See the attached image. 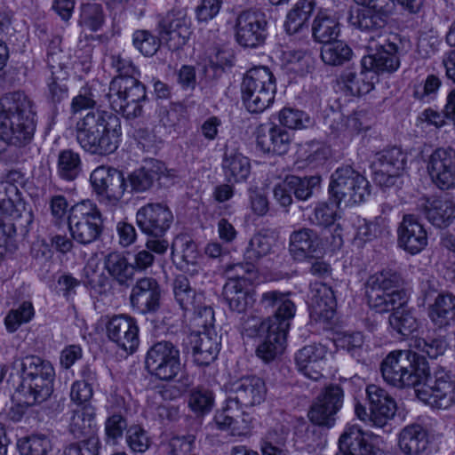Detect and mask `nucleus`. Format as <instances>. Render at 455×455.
<instances>
[{
	"instance_id": "2eb2a0df",
	"label": "nucleus",
	"mask_w": 455,
	"mask_h": 455,
	"mask_svg": "<svg viewBox=\"0 0 455 455\" xmlns=\"http://www.w3.org/2000/svg\"><path fill=\"white\" fill-rule=\"evenodd\" d=\"M427 171L441 190L455 188V149L438 148L427 159Z\"/></svg>"
},
{
	"instance_id": "393cba45",
	"label": "nucleus",
	"mask_w": 455,
	"mask_h": 455,
	"mask_svg": "<svg viewBox=\"0 0 455 455\" xmlns=\"http://www.w3.org/2000/svg\"><path fill=\"white\" fill-rule=\"evenodd\" d=\"M397 235L399 246L412 255L420 252L427 244L426 229L411 214L403 216Z\"/></svg>"
},
{
	"instance_id": "a211bd4d",
	"label": "nucleus",
	"mask_w": 455,
	"mask_h": 455,
	"mask_svg": "<svg viewBox=\"0 0 455 455\" xmlns=\"http://www.w3.org/2000/svg\"><path fill=\"white\" fill-rule=\"evenodd\" d=\"M162 289L156 279L144 276L139 278L129 296L132 309L140 314H155L161 306Z\"/></svg>"
},
{
	"instance_id": "6ab92c4d",
	"label": "nucleus",
	"mask_w": 455,
	"mask_h": 455,
	"mask_svg": "<svg viewBox=\"0 0 455 455\" xmlns=\"http://www.w3.org/2000/svg\"><path fill=\"white\" fill-rule=\"evenodd\" d=\"M107 337L124 351L132 354L140 344L137 321L128 315H115L106 323Z\"/></svg>"
},
{
	"instance_id": "e433bc0d",
	"label": "nucleus",
	"mask_w": 455,
	"mask_h": 455,
	"mask_svg": "<svg viewBox=\"0 0 455 455\" xmlns=\"http://www.w3.org/2000/svg\"><path fill=\"white\" fill-rule=\"evenodd\" d=\"M49 68L52 76L47 83V99L53 104L60 103L68 97V88L65 84L68 77L67 67L59 61V59H52Z\"/></svg>"
},
{
	"instance_id": "338daca9",
	"label": "nucleus",
	"mask_w": 455,
	"mask_h": 455,
	"mask_svg": "<svg viewBox=\"0 0 455 455\" xmlns=\"http://www.w3.org/2000/svg\"><path fill=\"white\" fill-rule=\"evenodd\" d=\"M315 400L338 412L343 405V388L338 384H330L322 390Z\"/></svg>"
},
{
	"instance_id": "58836bf2",
	"label": "nucleus",
	"mask_w": 455,
	"mask_h": 455,
	"mask_svg": "<svg viewBox=\"0 0 455 455\" xmlns=\"http://www.w3.org/2000/svg\"><path fill=\"white\" fill-rule=\"evenodd\" d=\"M339 33V24L335 15L329 10L319 9L312 25L314 38L323 44L335 39Z\"/></svg>"
},
{
	"instance_id": "a878e982",
	"label": "nucleus",
	"mask_w": 455,
	"mask_h": 455,
	"mask_svg": "<svg viewBox=\"0 0 455 455\" xmlns=\"http://www.w3.org/2000/svg\"><path fill=\"white\" fill-rule=\"evenodd\" d=\"M339 452L336 455H381L371 437L356 426L347 427L339 440Z\"/></svg>"
},
{
	"instance_id": "20e7f679",
	"label": "nucleus",
	"mask_w": 455,
	"mask_h": 455,
	"mask_svg": "<svg viewBox=\"0 0 455 455\" xmlns=\"http://www.w3.org/2000/svg\"><path fill=\"white\" fill-rule=\"evenodd\" d=\"M401 275L392 270H383L371 275L366 282V295L370 307L378 313L390 311L396 305L407 301V295L402 288Z\"/></svg>"
},
{
	"instance_id": "f03ea898",
	"label": "nucleus",
	"mask_w": 455,
	"mask_h": 455,
	"mask_svg": "<svg viewBox=\"0 0 455 455\" xmlns=\"http://www.w3.org/2000/svg\"><path fill=\"white\" fill-rule=\"evenodd\" d=\"M76 140L87 153L106 156L119 147L122 137L121 119L104 110L89 111L76 125Z\"/></svg>"
},
{
	"instance_id": "412c9836",
	"label": "nucleus",
	"mask_w": 455,
	"mask_h": 455,
	"mask_svg": "<svg viewBox=\"0 0 455 455\" xmlns=\"http://www.w3.org/2000/svg\"><path fill=\"white\" fill-rule=\"evenodd\" d=\"M243 405L230 394L221 410L216 411L214 423L220 430H230L234 435H243L250 430V418Z\"/></svg>"
},
{
	"instance_id": "c85d7f7f",
	"label": "nucleus",
	"mask_w": 455,
	"mask_h": 455,
	"mask_svg": "<svg viewBox=\"0 0 455 455\" xmlns=\"http://www.w3.org/2000/svg\"><path fill=\"white\" fill-rule=\"evenodd\" d=\"M230 394L244 407L261 403L267 395L265 381L258 376H245L233 383Z\"/></svg>"
},
{
	"instance_id": "4468645a",
	"label": "nucleus",
	"mask_w": 455,
	"mask_h": 455,
	"mask_svg": "<svg viewBox=\"0 0 455 455\" xmlns=\"http://www.w3.org/2000/svg\"><path fill=\"white\" fill-rule=\"evenodd\" d=\"M267 20L260 11L242 12L235 20V39L244 48H256L267 36Z\"/></svg>"
},
{
	"instance_id": "37998d69",
	"label": "nucleus",
	"mask_w": 455,
	"mask_h": 455,
	"mask_svg": "<svg viewBox=\"0 0 455 455\" xmlns=\"http://www.w3.org/2000/svg\"><path fill=\"white\" fill-rule=\"evenodd\" d=\"M407 301L403 305H396L390 310L393 313L389 315V324L403 336H409L416 331L419 326L414 312L407 307Z\"/></svg>"
},
{
	"instance_id": "49530a36",
	"label": "nucleus",
	"mask_w": 455,
	"mask_h": 455,
	"mask_svg": "<svg viewBox=\"0 0 455 455\" xmlns=\"http://www.w3.org/2000/svg\"><path fill=\"white\" fill-rule=\"evenodd\" d=\"M341 80L353 96L366 94L374 88V76L363 68L359 76L355 72L347 71L342 74Z\"/></svg>"
},
{
	"instance_id": "e2e57ef3",
	"label": "nucleus",
	"mask_w": 455,
	"mask_h": 455,
	"mask_svg": "<svg viewBox=\"0 0 455 455\" xmlns=\"http://www.w3.org/2000/svg\"><path fill=\"white\" fill-rule=\"evenodd\" d=\"M336 346L347 350L352 356L360 360L363 353V336L361 332H342L335 339Z\"/></svg>"
},
{
	"instance_id": "aec40b11",
	"label": "nucleus",
	"mask_w": 455,
	"mask_h": 455,
	"mask_svg": "<svg viewBox=\"0 0 455 455\" xmlns=\"http://www.w3.org/2000/svg\"><path fill=\"white\" fill-rule=\"evenodd\" d=\"M158 31L167 41L166 47L173 53L184 45L190 36V20L183 10H172L158 21Z\"/></svg>"
},
{
	"instance_id": "ddd939ff",
	"label": "nucleus",
	"mask_w": 455,
	"mask_h": 455,
	"mask_svg": "<svg viewBox=\"0 0 455 455\" xmlns=\"http://www.w3.org/2000/svg\"><path fill=\"white\" fill-rule=\"evenodd\" d=\"M90 182L98 196L113 203L120 201L128 190L123 172L109 166L100 165L94 169Z\"/></svg>"
},
{
	"instance_id": "4be33fe9",
	"label": "nucleus",
	"mask_w": 455,
	"mask_h": 455,
	"mask_svg": "<svg viewBox=\"0 0 455 455\" xmlns=\"http://www.w3.org/2000/svg\"><path fill=\"white\" fill-rule=\"evenodd\" d=\"M369 401V420L382 427L392 419L396 411V403L384 388L371 384L366 387Z\"/></svg>"
},
{
	"instance_id": "f257e3e1",
	"label": "nucleus",
	"mask_w": 455,
	"mask_h": 455,
	"mask_svg": "<svg viewBox=\"0 0 455 455\" xmlns=\"http://www.w3.org/2000/svg\"><path fill=\"white\" fill-rule=\"evenodd\" d=\"M34 103L23 92H13L0 99V143L16 148L29 145L36 121Z\"/></svg>"
},
{
	"instance_id": "2f4dec72",
	"label": "nucleus",
	"mask_w": 455,
	"mask_h": 455,
	"mask_svg": "<svg viewBox=\"0 0 455 455\" xmlns=\"http://www.w3.org/2000/svg\"><path fill=\"white\" fill-rule=\"evenodd\" d=\"M291 142V134L283 128L274 125L267 132L260 127L257 135V145L265 153L284 155Z\"/></svg>"
},
{
	"instance_id": "09e8293b",
	"label": "nucleus",
	"mask_w": 455,
	"mask_h": 455,
	"mask_svg": "<svg viewBox=\"0 0 455 455\" xmlns=\"http://www.w3.org/2000/svg\"><path fill=\"white\" fill-rule=\"evenodd\" d=\"M349 22L355 28L363 31H373L385 27L384 17L378 15L369 7L358 8L352 12Z\"/></svg>"
},
{
	"instance_id": "a19ab883",
	"label": "nucleus",
	"mask_w": 455,
	"mask_h": 455,
	"mask_svg": "<svg viewBox=\"0 0 455 455\" xmlns=\"http://www.w3.org/2000/svg\"><path fill=\"white\" fill-rule=\"evenodd\" d=\"M222 168L226 180L230 183L245 180L251 172L249 159L237 152L225 153Z\"/></svg>"
},
{
	"instance_id": "79ce46f5",
	"label": "nucleus",
	"mask_w": 455,
	"mask_h": 455,
	"mask_svg": "<svg viewBox=\"0 0 455 455\" xmlns=\"http://www.w3.org/2000/svg\"><path fill=\"white\" fill-rule=\"evenodd\" d=\"M54 378H33L23 379L21 387L25 392L26 403L32 406L44 402L53 391Z\"/></svg>"
},
{
	"instance_id": "423d86ee",
	"label": "nucleus",
	"mask_w": 455,
	"mask_h": 455,
	"mask_svg": "<svg viewBox=\"0 0 455 455\" xmlns=\"http://www.w3.org/2000/svg\"><path fill=\"white\" fill-rule=\"evenodd\" d=\"M108 98L111 108L126 119L141 116L142 102L147 100L146 87L136 77H114L109 84Z\"/></svg>"
},
{
	"instance_id": "c03bdc74",
	"label": "nucleus",
	"mask_w": 455,
	"mask_h": 455,
	"mask_svg": "<svg viewBox=\"0 0 455 455\" xmlns=\"http://www.w3.org/2000/svg\"><path fill=\"white\" fill-rule=\"evenodd\" d=\"M160 178L159 172L152 168L140 167L130 172L125 178L128 192L142 193L149 190Z\"/></svg>"
},
{
	"instance_id": "bb28decb",
	"label": "nucleus",
	"mask_w": 455,
	"mask_h": 455,
	"mask_svg": "<svg viewBox=\"0 0 455 455\" xmlns=\"http://www.w3.org/2000/svg\"><path fill=\"white\" fill-rule=\"evenodd\" d=\"M418 208L439 228H447L455 220V202L447 196L425 199Z\"/></svg>"
},
{
	"instance_id": "5701e85b",
	"label": "nucleus",
	"mask_w": 455,
	"mask_h": 455,
	"mask_svg": "<svg viewBox=\"0 0 455 455\" xmlns=\"http://www.w3.org/2000/svg\"><path fill=\"white\" fill-rule=\"evenodd\" d=\"M289 251L295 260L317 258L323 251V241L315 230L307 228H299L290 235Z\"/></svg>"
},
{
	"instance_id": "0e129e2a",
	"label": "nucleus",
	"mask_w": 455,
	"mask_h": 455,
	"mask_svg": "<svg viewBox=\"0 0 455 455\" xmlns=\"http://www.w3.org/2000/svg\"><path fill=\"white\" fill-rule=\"evenodd\" d=\"M279 121L290 129H305L311 125V119L307 113L291 108H284L280 111Z\"/></svg>"
},
{
	"instance_id": "473e14b6",
	"label": "nucleus",
	"mask_w": 455,
	"mask_h": 455,
	"mask_svg": "<svg viewBox=\"0 0 455 455\" xmlns=\"http://www.w3.org/2000/svg\"><path fill=\"white\" fill-rule=\"evenodd\" d=\"M428 315L435 326L447 328L455 323V295L439 293L430 305Z\"/></svg>"
},
{
	"instance_id": "7ed1b4c3",
	"label": "nucleus",
	"mask_w": 455,
	"mask_h": 455,
	"mask_svg": "<svg viewBox=\"0 0 455 455\" xmlns=\"http://www.w3.org/2000/svg\"><path fill=\"white\" fill-rule=\"evenodd\" d=\"M380 371L384 381L392 387H415L427 376L428 363L412 350H395L383 359Z\"/></svg>"
},
{
	"instance_id": "680f3d73",
	"label": "nucleus",
	"mask_w": 455,
	"mask_h": 455,
	"mask_svg": "<svg viewBox=\"0 0 455 455\" xmlns=\"http://www.w3.org/2000/svg\"><path fill=\"white\" fill-rule=\"evenodd\" d=\"M286 438L287 434L283 430H269L261 443L262 455H287L283 449Z\"/></svg>"
},
{
	"instance_id": "f8f14e48",
	"label": "nucleus",
	"mask_w": 455,
	"mask_h": 455,
	"mask_svg": "<svg viewBox=\"0 0 455 455\" xmlns=\"http://www.w3.org/2000/svg\"><path fill=\"white\" fill-rule=\"evenodd\" d=\"M222 272L228 281L223 288V296L229 308L237 313H243L251 307L255 301V293L249 287L246 279H237L240 274L232 275L234 268L239 267L243 270L241 264H227L222 266Z\"/></svg>"
},
{
	"instance_id": "cd10ccee",
	"label": "nucleus",
	"mask_w": 455,
	"mask_h": 455,
	"mask_svg": "<svg viewBox=\"0 0 455 455\" xmlns=\"http://www.w3.org/2000/svg\"><path fill=\"white\" fill-rule=\"evenodd\" d=\"M336 302L331 288L323 283H315L310 288V317L326 323L334 315Z\"/></svg>"
},
{
	"instance_id": "8fccbe9b",
	"label": "nucleus",
	"mask_w": 455,
	"mask_h": 455,
	"mask_svg": "<svg viewBox=\"0 0 455 455\" xmlns=\"http://www.w3.org/2000/svg\"><path fill=\"white\" fill-rule=\"evenodd\" d=\"M57 171L62 180L68 181L76 180L81 172L80 156L71 149L60 151L58 156Z\"/></svg>"
},
{
	"instance_id": "69168bd1",
	"label": "nucleus",
	"mask_w": 455,
	"mask_h": 455,
	"mask_svg": "<svg viewBox=\"0 0 455 455\" xmlns=\"http://www.w3.org/2000/svg\"><path fill=\"white\" fill-rule=\"evenodd\" d=\"M133 45L144 57H152L158 50L163 53L159 40L147 30H139L133 34Z\"/></svg>"
},
{
	"instance_id": "c9c22d12",
	"label": "nucleus",
	"mask_w": 455,
	"mask_h": 455,
	"mask_svg": "<svg viewBox=\"0 0 455 455\" xmlns=\"http://www.w3.org/2000/svg\"><path fill=\"white\" fill-rule=\"evenodd\" d=\"M210 335L211 331H203L192 336L194 361L199 366L209 365L218 356L219 343Z\"/></svg>"
},
{
	"instance_id": "1a4fd4ad",
	"label": "nucleus",
	"mask_w": 455,
	"mask_h": 455,
	"mask_svg": "<svg viewBox=\"0 0 455 455\" xmlns=\"http://www.w3.org/2000/svg\"><path fill=\"white\" fill-rule=\"evenodd\" d=\"M243 331L249 338L262 339L256 348V355L265 363L274 361L285 349L288 332L274 325H267V323L263 322L259 316H248L243 323Z\"/></svg>"
},
{
	"instance_id": "7c9ffc66",
	"label": "nucleus",
	"mask_w": 455,
	"mask_h": 455,
	"mask_svg": "<svg viewBox=\"0 0 455 455\" xmlns=\"http://www.w3.org/2000/svg\"><path fill=\"white\" fill-rule=\"evenodd\" d=\"M172 291L176 302L184 312V317L205 301L204 293L192 288L188 278L184 275L175 277Z\"/></svg>"
},
{
	"instance_id": "4d7b16f0",
	"label": "nucleus",
	"mask_w": 455,
	"mask_h": 455,
	"mask_svg": "<svg viewBox=\"0 0 455 455\" xmlns=\"http://www.w3.org/2000/svg\"><path fill=\"white\" fill-rule=\"evenodd\" d=\"M298 161L304 162L305 165L316 167L327 158V150L318 142L306 143L300 146L297 152Z\"/></svg>"
},
{
	"instance_id": "5fc2aeb1",
	"label": "nucleus",
	"mask_w": 455,
	"mask_h": 455,
	"mask_svg": "<svg viewBox=\"0 0 455 455\" xmlns=\"http://www.w3.org/2000/svg\"><path fill=\"white\" fill-rule=\"evenodd\" d=\"M35 310L30 301H23L17 308L11 309L4 318V324L9 332L16 331L19 327L30 322Z\"/></svg>"
},
{
	"instance_id": "f3484780",
	"label": "nucleus",
	"mask_w": 455,
	"mask_h": 455,
	"mask_svg": "<svg viewBox=\"0 0 455 455\" xmlns=\"http://www.w3.org/2000/svg\"><path fill=\"white\" fill-rule=\"evenodd\" d=\"M173 221L172 211L164 204L150 203L136 213V223L140 231L151 237H163Z\"/></svg>"
},
{
	"instance_id": "864d4df0",
	"label": "nucleus",
	"mask_w": 455,
	"mask_h": 455,
	"mask_svg": "<svg viewBox=\"0 0 455 455\" xmlns=\"http://www.w3.org/2000/svg\"><path fill=\"white\" fill-rule=\"evenodd\" d=\"M185 318L189 322L196 333L211 331L215 322L214 311L205 301L198 308L191 311Z\"/></svg>"
},
{
	"instance_id": "0eeeda50",
	"label": "nucleus",
	"mask_w": 455,
	"mask_h": 455,
	"mask_svg": "<svg viewBox=\"0 0 455 455\" xmlns=\"http://www.w3.org/2000/svg\"><path fill=\"white\" fill-rule=\"evenodd\" d=\"M68 224L72 238L83 245L95 242L102 233L100 211L90 200L77 203L69 209Z\"/></svg>"
},
{
	"instance_id": "6e6d98bb",
	"label": "nucleus",
	"mask_w": 455,
	"mask_h": 455,
	"mask_svg": "<svg viewBox=\"0 0 455 455\" xmlns=\"http://www.w3.org/2000/svg\"><path fill=\"white\" fill-rule=\"evenodd\" d=\"M22 455H46L52 450V442L48 435L33 434L19 444Z\"/></svg>"
},
{
	"instance_id": "a18cd8bd",
	"label": "nucleus",
	"mask_w": 455,
	"mask_h": 455,
	"mask_svg": "<svg viewBox=\"0 0 455 455\" xmlns=\"http://www.w3.org/2000/svg\"><path fill=\"white\" fill-rule=\"evenodd\" d=\"M273 238L262 233L255 234L243 251L247 264H254L272 252Z\"/></svg>"
},
{
	"instance_id": "de8ad7c7",
	"label": "nucleus",
	"mask_w": 455,
	"mask_h": 455,
	"mask_svg": "<svg viewBox=\"0 0 455 455\" xmlns=\"http://www.w3.org/2000/svg\"><path fill=\"white\" fill-rule=\"evenodd\" d=\"M387 225L386 219L379 216L372 221L365 219H359L356 223L355 241L364 243L371 242L387 232Z\"/></svg>"
},
{
	"instance_id": "ea45409f",
	"label": "nucleus",
	"mask_w": 455,
	"mask_h": 455,
	"mask_svg": "<svg viewBox=\"0 0 455 455\" xmlns=\"http://www.w3.org/2000/svg\"><path fill=\"white\" fill-rule=\"evenodd\" d=\"M317 8L316 0H299L287 13L284 28L287 33L295 34L307 27L308 20Z\"/></svg>"
},
{
	"instance_id": "bf43d9fd",
	"label": "nucleus",
	"mask_w": 455,
	"mask_h": 455,
	"mask_svg": "<svg viewBox=\"0 0 455 455\" xmlns=\"http://www.w3.org/2000/svg\"><path fill=\"white\" fill-rule=\"evenodd\" d=\"M214 404V395L205 387H196L191 389L188 398V405L197 413L209 412Z\"/></svg>"
},
{
	"instance_id": "72a5a7b5",
	"label": "nucleus",
	"mask_w": 455,
	"mask_h": 455,
	"mask_svg": "<svg viewBox=\"0 0 455 455\" xmlns=\"http://www.w3.org/2000/svg\"><path fill=\"white\" fill-rule=\"evenodd\" d=\"M104 268L119 285H128L135 275L132 263L119 251H112L104 258Z\"/></svg>"
},
{
	"instance_id": "774afa93",
	"label": "nucleus",
	"mask_w": 455,
	"mask_h": 455,
	"mask_svg": "<svg viewBox=\"0 0 455 455\" xmlns=\"http://www.w3.org/2000/svg\"><path fill=\"white\" fill-rule=\"evenodd\" d=\"M100 441L95 435H90L85 440L72 443L64 448L63 455H99Z\"/></svg>"
},
{
	"instance_id": "3c124183",
	"label": "nucleus",
	"mask_w": 455,
	"mask_h": 455,
	"mask_svg": "<svg viewBox=\"0 0 455 455\" xmlns=\"http://www.w3.org/2000/svg\"><path fill=\"white\" fill-rule=\"evenodd\" d=\"M22 380L33 378H54L52 363L35 355L26 356L21 363Z\"/></svg>"
},
{
	"instance_id": "c756f323",
	"label": "nucleus",
	"mask_w": 455,
	"mask_h": 455,
	"mask_svg": "<svg viewBox=\"0 0 455 455\" xmlns=\"http://www.w3.org/2000/svg\"><path fill=\"white\" fill-rule=\"evenodd\" d=\"M172 291L176 302L184 312V317L205 301L204 293L192 288L188 278L184 275L175 277Z\"/></svg>"
},
{
	"instance_id": "6e6552de",
	"label": "nucleus",
	"mask_w": 455,
	"mask_h": 455,
	"mask_svg": "<svg viewBox=\"0 0 455 455\" xmlns=\"http://www.w3.org/2000/svg\"><path fill=\"white\" fill-rule=\"evenodd\" d=\"M369 188L366 178L349 165L338 168L331 176L329 191L337 206L363 202L370 195Z\"/></svg>"
},
{
	"instance_id": "603ef678",
	"label": "nucleus",
	"mask_w": 455,
	"mask_h": 455,
	"mask_svg": "<svg viewBox=\"0 0 455 455\" xmlns=\"http://www.w3.org/2000/svg\"><path fill=\"white\" fill-rule=\"evenodd\" d=\"M186 112L185 105L180 102H172L168 106L160 107L158 109L159 123L171 133L172 131H176L184 119Z\"/></svg>"
},
{
	"instance_id": "052dcab7",
	"label": "nucleus",
	"mask_w": 455,
	"mask_h": 455,
	"mask_svg": "<svg viewBox=\"0 0 455 455\" xmlns=\"http://www.w3.org/2000/svg\"><path fill=\"white\" fill-rule=\"evenodd\" d=\"M294 196L298 200H307L313 195L314 188L319 185L320 177L310 176L300 178L294 175L288 176Z\"/></svg>"
},
{
	"instance_id": "13d9d810",
	"label": "nucleus",
	"mask_w": 455,
	"mask_h": 455,
	"mask_svg": "<svg viewBox=\"0 0 455 455\" xmlns=\"http://www.w3.org/2000/svg\"><path fill=\"white\" fill-rule=\"evenodd\" d=\"M279 310H275L274 315L262 319L267 322V325H274L279 330L288 332L290 329V322L295 316L296 306L294 302L287 297L284 302H282Z\"/></svg>"
},
{
	"instance_id": "9d476101",
	"label": "nucleus",
	"mask_w": 455,
	"mask_h": 455,
	"mask_svg": "<svg viewBox=\"0 0 455 455\" xmlns=\"http://www.w3.org/2000/svg\"><path fill=\"white\" fill-rule=\"evenodd\" d=\"M145 366L158 379L172 380L181 371L180 351L170 341H159L148 349Z\"/></svg>"
},
{
	"instance_id": "4c0bfd02",
	"label": "nucleus",
	"mask_w": 455,
	"mask_h": 455,
	"mask_svg": "<svg viewBox=\"0 0 455 455\" xmlns=\"http://www.w3.org/2000/svg\"><path fill=\"white\" fill-rule=\"evenodd\" d=\"M95 408L85 404L72 411L68 430L75 438L91 435L95 427Z\"/></svg>"
},
{
	"instance_id": "dca6fc26",
	"label": "nucleus",
	"mask_w": 455,
	"mask_h": 455,
	"mask_svg": "<svg viewBox=\"0 0 455 455\" xmlns=\"http://www.w3.org/2000/svg\"><path fill=\"white\" fill-rule=\"evenodd\" d=\"M422 383H424L422 388L416 389L420 400L434 408L442 410L448 409L452 404L454 386L446 372H437L435 379L431 378L428 372Z\"/></svg>"
},
{
	"instance_id": "b1692460",
	"label": "nucleus",
	"mask_w": 455,
	"mask_h": 455,
	"mask_svg": "<svg viewBox=\"0 0 455 455\" xmlns=\"http://www.w3.org/2000/svg\"><path fill=\"white\" fill-rule=\"evenodd\" d=\"M327 347L320 343L303 347L295 355V362L299 371L312 380L323 377V370L326 363Z\"/></svg>"
},
{
	"instance_id": "39448f33",
	"label": "nucleus",
	"mask_w": 455,
	"mask_h": 455,
	"mask_svg": "<svg viewBox=\"0 0 455 455\" xmlns=\"http://www.w3.org/2000/svg\"><path fill=\"white\" fill-rule=\"evenodd\" d=\"M242 100L246 109L262 113L275 100V79L267 67H255L246 72L241 84Z\"/></svg>"
},
{
	"instance_id": "f704fd0d",
	"label": "nucleus",
	"mask_w": 455,
	"mask_h": 455,
	"mask_svg": "<svg viewBox=\"0 0 455 455\" xmlns=\"http://www.w3.org/2000/svg\"><path fill=\"white\" fill-rule=\"evenodd\" d=\"M398 444L403 453L418 455L427 447V431L419 425L407 426L399 434Z\"/></svg>"
},
{
	"instance_id": "9b49d317",
	"label": "nucleus",
	"mask_w": 455,
	"mask_h": 455,
	"mask_svg": "<svg viewBox=\"0 0 455 455\" xmlns=\"http://www.w3.org/2000/svg\"><path fill=\"white\" fill-rule=\"evenodd\" d=\"M407 164V154L400 148L393 147L376 155L371 164L373 180L380 187H391L402 174Z\"/></svg>"
}]
</instances>
